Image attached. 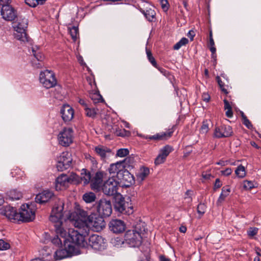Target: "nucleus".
Segmentation results:
<instances>
[{
  "instance_id": "obj_1",
  "label": "nucleus",
  "mask_w": 261,
  "mask_h": 261,
  "mask_svg": "<svg viewBox=\"0 0 261 261\" xmlns=\"http://www.w3.org/2000/svg\"><path fill=\"white\" fill-rule=\"evenodd\" d=\"M80 217L75 213H72L68 218L69 222L73 225L74 229H68V236L71 243L79 247H85L87 244L85 237L88 235L90 230L99 231L105 227L106 223L102 216L96 214L87 216L86 212L82 213Z\"/></svg>"
},
{
  "instance_id": "obj_2",
  "label": "nucleus",
  "mask_w": 261,
  "mask_h": 261,
  "mask_svg": "<svg viewBox=\"0 0 261 261\" xmlns=\"http://www.w3.org/2000/svg\"><path fill=\"white\" fill-rule=\"evenodd\" d=\"M64 205V203L62 200L58 199L56 201L49 217V220L55 223V227L57 237H60L63 238V241L64 243H67V241L71 243L70 239L68 236V231L67 232L62 226Z\"/></svg>"
},
{
  "instance_id": "obj_3",
  "label": "nucleus",
  "mask_w": 261,
  "mask_h": 261,
  "mask_svg": "<svg viewBox=\"0 0 261 261\" xmlns=\"http://www.w3.org/2000/svg\"><path fill=\"white\" fill-rule=\"evenodd\" d=\"M114 207L116 212L121 214L129 215L134 213V207L130 200L125 201L121 194L115 195Z\"/></svg>"
},
{
  "instance_id": "obj_4",
  "label": "nucleus",
  "mask_w": 261,
  "mask_h": 261,
  "mask_svg": "<svg viewBox=\"0 0 261 261\" xmlns=\"http://www.w3.org/2000/svg\"><path fill=\"white\" fill-rule=\"evenodd\" d=\"M119 187V181L115 179V177L113 175L109 177L102 184L101 190L102 193L108 196H114L119 194L118 190Z\"/></svg>"
},
{
  "instance_id": "obj_5",
  "label": "nucleus",
  "mask_w": 261,
  "mask_h": 261,
  "mask_svg": "<svg viewBox=\"0 0 261 261\" xmlns=\"http://www.w3.org/2000/svg\"><path fill=\"white\" fill-rule=\"evenodd\" d=\"M35 218V209L33 204H23L21 206V211L18 213V222H29L32 221Z\"/></svg>"
},
{
  "instance_id": "obj_6",
  "label": "nucleus",
  "mask_w": 261,
  "mask_h": 261,
  "mask_svg": "<svg viewBox=\"0 0 261 261\" xmlns=\"http://www.w3.org/2000/svg\"><path fill=\"white\" fill-rule=\"evenodd\" d=\"M28 23V20L25 18H22L20 19L17 24L14 26L15 38L24 43L29 42V37L26 33Z\"/></svg>"
},
{
  "instance_id": "obj_7",
  "label": "nucleus",
  "mask_w": 261,
  "mask_h": 261,
  "mask_svg": "<svg viewBox=\"0 0 261 261\" xmlns=\"http://www.w3.org/2000/svg\"><path fill=\"white\" fill-rule=\"evenodd\" d=\"M123 242L130 247H138L142 243V237L136 229L128 230L124 234Z\"/></svg>"
},
{
  "instance_id": "obj_8",
  "label": "nucleus",
  "mask_w": 261,
  "mask_h": 261,
  "mask_svg": "<svg viewBox=\"0 0 261 261\" xmlns=\"http://www.w3.org/2000/svg\"><path fill=\"white\" fill-rule=\"evenodd\" d=\"M84 247L87 246L91 247L95 251H102L105 250L107 246L106 240L98 234H92L90 236L88 242Z\"/></svg>"
},
{
  "instance_id": "obj_9",
  "label": "nucleus",
  "mask_w": 261,
  "mask_h": 261,
  "mask_svg": "<svg viewBox=\"0 0 261 261\" xmlns=\"http://www.w3.org/2000/svg\"><path fill=\"white\" fill-rule=\"evenodd\" d=\"M39 80L43 86L47 89L52 88L57 84L55 75L52 70H45L40 72Z\"/></svg>"
},
{
  "instance_id": "obj_10",
  "label": "nucleus",
  "mask_w": 261,
  "mask_h": 261,
  "mask_svg": "<svg viewBox=\"0 0 261 261\" xmlns=\"http://www.w3.org/2000/svg\"><path fill=\"white\" fill-rule=\"evenodd\" d=\"M59 143L62 146H69L73 140V130L71 127H65L58 135Z\"/></svg>"
},
{
  "instance_id": "obj_11",
  "label": "nucleus",
  "mask_w": 261,
  "mask_h": 261,
  "mask_svg": "<svg viewBox=\"0 0 261 261\" xmlns=\"http://www.w3.org/2000/svg\"><path fill=\"white\" fill-rule=\"evenodd\" d=\"M97 211L98 215L103 217H109L112 213L111 202L106 198H101L96 202Z\"/></svg>"
},
{
  "instance_id": "obj_12",
  "label": "nucleus",
  "mask_w": 261,
  "mask_h": 261,
  "mask_svg": "<svg viewBox=\"0 0 261 261\" xmlns=\"http://www.w3.org/2000/svg\"><path fill=\"white\" fill-rule=\"evenodd\" d=\"M72 159L71 154L68 152H63L57 158L56 167L59 171L68 169L71 164Z\"/></svg>"
},
{
  "instance_id": "obj_13",
  "label": "nucleus",
  "mask_w": 261,
  "mask_h": 261,
  "mask_svg": "<svg viewBox=\"0 0 261 261\" xmlns=\"http://www.w3.org/2000/svg\"><path fill=\"white\" fill-rule=\"evenodd\" d=\"M118 181L119 185L122 187H129L135 183V178L127 169H124L121 173H118Z\"/></svg>"
},
{
  "instance_id": "obj_14",
  "label": "nucleus",
  "mask_w": 261,
  "mask_h": 261,
  "mask_svg": "<svg viewBox=\"0 0 261 261\" xmlns=\"http://www.w3.org/2000/svg\"><path fill=\"white\" fill-rule=\"evenodd\" d=\"M0 213L7 217L10 221L16 223L18 222L16 219L18 213L15 207L10 205L3 206L0 208Z\"/></svg>"
},
{
  "instance_id": "obj_15",
  "label": "nucleus",
  "mask_w": 261,
  "mask_h": 261,
  "mask_svg": "<svg viewBox=\"0 0 261 261\" xmlns=\"http://www.w3.org/2000/svg\"><path fill=\"white\" fill-rule=\"evenodd\" d=\"M60 114L65 123L71 121L74 117V109L69 105H64L61 108Z\"/></svg>"
},
{
  "instance_id": "obj_16",
  "label": "nucleus",
  "mask_w": 261,
  "mask_h": 261,
  "mask_svg": "<svg viewBox=\"0 0 261 261\" xmlns=\"http://www.w3.org/2000/svg\"><path fill=\"white\" fill-rule=\"evenodd\" d=\"M232 134L233 131L231 127L226 125L216 127L214 132L215 137L218 138L229 137Z\"/></svg>"
},
{
  "instance_id": "obj_17",
  "label": "nucleus",
  "mask_w": 261,
  "mask_h": 261,
  "mask_svg": "<svg viewBox=\"0 0 261 261\" xmlns=\"http://www.w3.org/2000/svg\"><path fill=\"white\" fill-rule=\"evenodd\" d=\"M2 18L7 21H12L17 17V12L12 6H5L1 10Z\"/></svg>"
},
{
  "instance_id": "obj_18",
  "label": "nucleus",
  "mask_w": 261,
  "mask_h": 261,
  "mask_svg": "<svg viewBox=\"0 0 261 261\" xmlns=\"http://www.w3.org/2000/svg\"><path fill=\"white\" fill-rule=\"evenodd\" d=\"M107 173L103 171H97L91 179V186L92 189L98 190L102 186L103 178L106 177Z\"/></svg>"
},
{
  "instance_id": "obj_19",
  "label": "nucleus",
  "mask_w": 261,
  "mask_h": 261,
  "mask_svg": "<svg viewBox=\"0 0 261 261\" xmlns=\"http://www.w3.org/2000/svg\"><path fill=\"white\" fill-rule=\"evenodd\" d=\"M174 132L173 127L169 129L167 132H161L160 133L156 134L152 136L150 135H146L143 136V138L144 139L149 140H165L170 138Z\"/></svg>"
},
{
  "instance_id": "obj_20",
  "label": "nucleus",
  "mask_w": 261,
  "mask_h": 261,
  "mask_svg": "<svg viewBox=\"0 0 261 261\" xmlns=\"http://www.w3.org/2000/svg\"><path fill=\"white\" fill-rule=\"evenodd\" d=\"M77 177L76 175L68 177L66 174H62L58 176L56 180V189L57 190H61L62 187H66L72 180Z\"/></svg>"
},
{
  "instance_id": "obj_21",
  "label": "nucleus",
  "mask_w": 261,
  "mask_h": 261,
  "mask_svg": "<svg viewBox=\"0 0 261 261\" xmlns=\"http://www.w3.org/2000/svg\"><path fill=\"white\" fill-rule=\"evenodd\" d=\"M109 227L110 230L114 233H119L122 232L125 230V224L121 220L114 219L110 222Z\"/></svg>"
},
{
  "instance_id": "obj_22",
  "label": "nucleus",
  "mask_w": 261,
  "mask_h": 261,
  "mask_svg": "<svg viewBox=\"0 0 261 261\" xmlns=\"http://www.w3.org/2000/svg\"><path fill=\"white\" fill-rule=\"evenodd\" d=\"M67 246L69 248L68 250L66 249H61L55 252L54 257L56 260H60L72 255L71 251L73 250L72 245L70 244H67Z\"/></svg>"
},
{
  "instance_id": "obj_23",
  "label": "nucleus",
  "mask_w": 261,
  "mask_h": 261,
  "mask_svg": "<svg viewBox=\"0 0 261 261\" xmlns=\"http://www.w3.org/2000/svg\"><path fill=\"white\" fill-rule=\"evenodd\" d=\"M121 163L119 162H117L115 163L110 164L109 167L107 169L110 175H114L115 178L118 177V173H121L123 170L124 169V166L121 164Z\"/></svg>"
},
{
  "instance_id": "obj_24",
  "label": "nucleus",
  "mask_w": 261,
  "mask_h": 261,
  "mask_svg": "<svg viewBox=\"0 0 261 261\" xmlns=\"http://www.w3.org/2000/svg\"><path fill=\"white\" fill-rule=\"evenodd\" d=\"M54 195L53 192L45 190L37 194L35 197V201L39 203H43L47 202Z\"/></svg>"
},
{
  "instance_id": "obj_25",
  "label": "nucleus",
  "mask_w": 261,
  "mask_h": 261,
  "mask_svg": "<svg viewBox=\"0 0 261 261\" xmlns=\"http://www.w3.org/2000/svg\"><path fill=\"white\" fill-rule=\"evenodd\" d=\"M221 190V193L217 201L218 205L221 204L230 193V189L228 186L223 187Z\"/></svg>"
},
{
  "instance_id": "obj_26",
  "label": "nucleus",
  "mask_w": 261,
  "mask_h": 261,
  "mask_svg": "<svg viewBox=\"0 0 261 261\" xmlns=\"http://www.w3.org/2000/svg\"><path fill=\"white\" fill-rule=\"evenodd\" d=\"M94 151L102 159H105L108 153H111V150L103 146H98L95 147Z\"/></svg>"
},
{
  "instance_id": "obj_27",
  "label": "nucleus",
  "mask_w": 261,
  "mask_h": 261,
  "mask_svg": "<svg viewBox=\"0 0 261 261\" xmlns=\"http://www.w3.org/2000/svg\"><path fill=\"white\" fill-rule=\"evenodd\" d=\"M140 11L149 21H154L156 14L154 10L151 8L146 10L141 9Z\"/></svg>"
},
{
  "instance_id": "obj_28",
  "label": "nucleus",
  "mask_w": 261,
  "mask_h": 261,
  "mask_svg": "<svg viewBox=\"0 0 261 261\" xmlns=\"http://www.w3.org/2000/svg\"><path fill=\"white\" fill-rule=\"evenodd\" d=\"M81 175V182H83L84 185L88 184L90 181L91 182L92 178L89 171L85 169H83L82 170Z\"/></svg>"
},
{
  "instance_id": "obj_29",
  "label": "nucleus",
  "mask_w": 261,
  "mask_h": 261,
  "mask_svg": "<svg viewBox=\"0 0 261 261\" xmlns=\"http://www.w3.org/2000/svg\"><path fill=\"white\" fill-rule=\"evenodd\" d=\"M149 169L147 167H142L140 168L136 176L137 179L142 181L145 179V178L149 175Z\"/></svg>"
},
{
  "instance_id": "obj_30",
  "label": "nucleus",
  "mask_w": 261,
  "mask_h": 261,
  "mask_svg": "<svg viewBox=\"0 0 261 261\" xmlns=\"http://www.w3.org/2000/svg\"><path fill=\"white\" fill-rule=\"evenodd\" d=\"M96 198L95 194L92 192H87L83 195V199L87 203H91L94 202Z\"/></svg>"
},
{
  "instance_id": "obj_31",
  "label": "nucleus",
  "mask_w": 261,
  "mask_h": 261,
  "mask_svg": "<svg viewBox=\"0 0 261 261\" xmlns=\"http://www.w3.org/2000/svg\"><path fill=\"white\" fill-rule=\"evenodd\" d=\"M84 110L85 111L86 115L87 117L92 118H94L96 117L98 112V109L95 108H90L88 107L85 108Z\"/></svg>"
},
{
  "instance_id": "obj_32",
  "label": "nucleus",
  "mask_w": 261,
  "mask_h": 261,
  "mask_svg": "<svg viewBox=\"0 0 261 261\" xmlns=\"http://www.w3.org/2000/svg\"><path fill=\"white\" fill-rule=\"evenodd\" d=\"M172 150L173 148L171 146L166 145L160 149L159 154L166 159Z\"/></svg>"
},
{
  "instance_id": "obj_33",
  "label": "nucleus",
  "mask_w": 261,
  "mask_h": 261,
  "mask_svg": "<svg viewBox=\"0 0 261 261\" xmlns=\"http://www.w3.org/2000/svg\"><path fill=\"white\" fill-rule=\"evenodd\" d=\"M9 196L12 200H18L22 197V194L19 191L13 190L10 191Z\"/></svg>"
},
{
  "instance_id": "obj_34",
  "label": "nucleus",
  "mask_w": 261,
  "mask_h": 261,
  "mask_svg": "<svg viewBox=\"0 0 261 261\" xmlns=\"http://www.w3.org/2000/svg\"><path fill=\"white\" fill-rule=\"evenodd\" d=\"M90 97L95 103L100 102L103 101L101 95L99 93L95 92L93 93H91L90 94Z\"/></svg>"
},
{
  "instance_id": "obj_35",
  "label": "nucleus",
  "mask_w": 261,
  "mask_h": 261,
  "mask_svg": "<svg viewBox=\"0 0 261 261\" xmlns=\"http://www.w3.org/2000/svg\"><path fill=\"white\" fill-rule=\"evenodd\" d=\"M236 175L240 178H243L246 175L245 167L242 165L239 166L235 170Z\"/></svg>"
},
{
  "instance_id": "obj_36",
  "label": "nucleus",
  "mask_w": 261,
  "mask_h": 261,
  "mask_svg": "<svg viewBox=\"0 0 261 261\" xmlns=\"http://www.w3.org/2000/svg\"><path fill=\"white\" fill-rule=\"evenodd\" d=\"M241 117L242 119V123L244 125H245L246 127L249 129H251L253 127V125H252L251 122L247 118L246 116L245 115L243 112H241Z\"/></svg>"
},
{
  "instance_id": "obj_37",
  "label": "nucleus",
  "mask_w": 261,
  "mask_h": 261,
  "mask_svg": "<svg viewBox=\"0 0 261 261\" xmlns=\"http://www.w3.org/2000/svg\"><path fill=\"white\" fill-rule=\"evenodd\" d=\"M69 32L74 41H75L79 36V29L76 27L69 28Z\"/></svg>"
},
{
  "instance_id": "obj_38",
  "label": "nucleus",
  "mask_w": 261,
  "mask_h": 261,
  "mask_svg": "<svg viewBox=\"0 0 261 261\" xmlns=\"http://www.w3.org/2000/svg\"><path fill=\"white\" fill-rule=\"evenodd\" d=\"M32 52L34 57V60L40 62H43L44 56L41 53L35 50L34 48H32Z\"/></svg>"
},
{
  "instance_id": "obj_39",
  "label": "nucleus",
  "mask_w": 261,
  "mask_h": 261,
  "mask_svg": "<svg viewBox=\"0 0 261 261\" xmlns=\"http://www.w3.org/2000/svg\"><path fill=\"white\" fill-rule=\"evenodd\" d=\"M189 41L188 39L186 38H181L179 41H178L177 43H176L174 45V49L175 50L179 49L182 46L186 45L188 43Z\"/></svg>"
},
{
  "instance_id": "obj_40",
  "label": "nucleus",
  "mask_w": 261,
  "mask_h": 261,
  "mask_svg": "<svg viewBox=\"0 0 261 261\" xmlns=\"http://www.w3.org/2000/svg\"><path fill=\"white\" fill-rule=\"evenodd\" d=\"M122 165L124 166V169L131 166L134 162V159L131 157H127L124 159L123 160L120 161Z\"/></svg>"
},
{
  "instance_id": "obj_41",
  "label": "nucleus",
  "mask_w": 261,
  "mask_h": 261,
  "mask_svg": "<svg viewBox=\"0 0 261 261\" xmlns=\"http://www.w3.org/2000/svg\"><path fill=\"white\" fill-rule=\"evenodd\" d=\"M208 130L209 127L208 121L207 120H205L202 122L200 132L202 134L205 135L208 132Z\"/></svg>"
},
{
  "instance_id": "obj_42",
  "label": "nucleus",
  "mask_w": 261,
  "mask_h": 261,
  "mask_svg": "<svg viewBox=\"0 0 261 261\" xmlns=\"http://www.w3.org/2000/svg\"><path fill=\"white\" fill-rule=\"evenodd\" d=\"M206 209V206L204 203H200L197 207V211L198 214L200 215V217L203 216L205 213Z\"/></svg>"
},
{
  "instance_id": "obj_43",
  "label": "nucleus",
  "mask_w": 261,
  "mask_h": 261,
  "mask_svg": "<svg viewBox=\"0 0 261 261\" xmlns=\"http://www.w3.org/2000/svg\"><path fill=\"white\" fill-rule=\"evenodd\" d=\"M129 153V151L126 148H121L117 150V155L119 157H124Z\"/></svg>"
},
{
  "instance_id": "obj_44",
  "label": "nucleus",
  "mask_w": 261,
  "mask_h": 261,
  "mask_svg": "<svg viewBox=\"0 0 261 261\" xmlns=\"http://www.w3.org/2000/svg\"><path fill=\"white\" fill-rule=\"evenodd\" d=\"M10 248V245L4 241L3 240H0V250H6Z\"/></svg>"
},
{
  "instance_id": "obj_45",
  "label": "nucleus",
  "mask_w": 261,
  "mask_h": 261,
  "mask_svg": "<svg viewBox=\"0 0 261 261\" xmlns=\"http://www.w3.org/2000/svg\"><path fill=\"white\" fill-rule=\"evenodd\" d=\"M202 177L203 179L207 180L211 179L213 177L211 174V170H208L205 171H203L201 174Z\"/></svg>"
},
{
  "instance_id": "obj_46",
  "label": "nucleus",
  "mask_w": 261,
  "mask_h": 261,
  "mask_svg": "<svg viewBox=\"0 0 261 261\" xmlns=\"http://www.w3.org/2000/svg\"><path fill=\"white\" fill-rule=\"evenodd\" d=\"M166 158L164 156H162L161 154L159 153L158 155L156 156L154 160V164L155 165H159L160 164H161L166 160Z\"/></svg>"
},
{
  "instance_id": "obj_47",
  "label": "nucleus",
  "mask_w": 261,
  "mask_h": 261,
  "mask_svg": "<svg viewBox=\"0 0 261 261\" xmlns=\"http://www.w3.org/2000/svg\"><path fill=\"white\" fill-rule=\"evenodd\" d=\"M116 135L118 136L125 137L129 135V132L125 129L117 130L116 132Z\"/></svg>"
},
{
  "instance_id": "obj_48",
  "label": "nucleus",
  "mask_w": 261,
  "mask_h": 261,
  "mask_svg": "<svg viewBox=\"0 0 261 261\" xmlns=\"http://www.w3.org/2000/svg\"><path fill=\"white\" fill-rule=\"evenodd\" d=\"M32 66L35 68H40L43 66V62H40L36 60L32 59L31 61Z\"/></svg>"
},
{
  "instance_id": "obj_49",
  "label": "nucleus",
  "mask_w": 261,
  "mask_h": 261,
  "mask_svg": "<svg viewBox=\"0 0 261 261\" xmlns=\"http://www.w3.org/2000/svg\"><path fill=\"white\" fill-rule=\"evenodd\" d=\"M160 4L164 11H167L169 8V3L167 0H161Z\"/></svg>"
},
{
  "instance_id": "obj_50",
  "label": "nucleus",
  "mask_w": 261,
  "mask_h": 261,
  "mask_svg": "<svg viewBox=\"0 0 261 261\" xmlns=\"http://www.w3.org/2000/svg\"><path fill=\"white\" fill-rule=\"evenodd\" d=\"M258 229L255 227H251L247 231L248 235L250 237H253L257 233Z\"/></svg>"
},
{
  "instance_id": "obj_51",
  "label": "nucleus",
  "mask_w": 261,
  "mask_h": 261,
  "mask_svg": "<svg viewBox=\"0 0 261 261\" xmlns=\"http://www.w3.org/2000/svg\"><path fill=\"white\" fill-rule=\"evenodd\" d=\"M25 3L31 7H35L38 5L37 0H25Z\"/></svg>"
},
{
  "instance_id": "obj_52",
  "label": "nucleus",
  "mask_w": 261,
  "mask_h": 261,
  "mask_svg": "<svg viewBox=\"0 0 261 261\" xmlns=\"http://www.w3.org/2000/svg\"><path fill=\"white\" fill-rule=\"evenodd\" d=\"M12 0H0V8L2 9L5 6H11Z\"/></svg>"
},
{
  "instance_id": "obj_53",
  "label": "nucleus",
  "mask_w": 261,
  "mask_h": 261,
  "mask_svg": "<svg viewBox=\"0 0 261 261\" xmlns=\"http://www.w3.org/2000/svg\"><path fill=\"white\" fill-rule=\"evenodd\" d=\"M254 187L253 184L250 181H245L244 184V187L246 189H251Z\"/></svg>"
},
{
  "instance_id": "obj_54",
  "label": "nucleus",
  "mask_w": 261,
  "mask_h": 261,
  "mask_svg": "<svg viewBox=\"0 0 261 261\" xmlns=\"http://www.w3.org/2000/svg\"><path fill=\"white\" fill-rule=\"evenodd\" d=\"M217 81L219 84V86L220 87L221 90L222 91H223L225 93H227V90L225 89L224 87V84L222 82V81L220 80V77H217Z\"/></svg>"
},
{
  "instance_id": "obj_55",
  "label": "nucleus",
  "mask_w": 261,
  "mask_h": 261,
  "mask_svg": "<svg viewBox=\"0 0 261 261\" xmlns=\"http://www.w3.org/2000/svg\"><path fill=\"white\" fill-rule=\"evenodd\" d=\"M221 172L224 176H228L231 174L232 170L231 168H227L225 170L221 171Z\"/></svg>"
},
{
  "instance_id": "obj_56",
  "label": "nucleus",
  "mask_w": 261,
  "mask_h": 261,
  "mask_svg": "<svg viewBox=\"0 0 261 261\" xmlns=\"http://www.w3.org/2000/svg\"><path fill=\"white\" fill-rule=\"evenodd\" d=\"M150 63L155 68H158V64L156 62V61L154 57L151 56L148 58H147Z\"/></svg>"
},
{
  "instance_id": "obj_57",
  "label": "nucleus",
  "mask_w": 261,
  "mask_h": 261,
  "mask_svg": "<svg viewBox=\"0 0 261 261\" xmlns=\"http://www.w3.org/2000/svg\"><path fill=\"white\" fill-rule=\"evenodd\" d=\"M222 186L221 182L219 178H217L214 184V189H218Z\"/></svg>"
},
{
  "instance_id": "obj_58",
  "label": "nucleus",
  "mask_w": 261,
  "mask_h": 261,
  "mask_svg": "<svg viewBox=\"0 0 261 261\" xmlns=\"http://www.w3.org/2000/svg\"><path fill=\"white\" fill-rule=\"evenodd\" d=\"M224 109L225 110H228V109H232L229 102L226 99L224 100Z\"/></svg>"
},
{
  "instance_id": "obj_59",
  "label": "nucleus",
  "mask_w": 261,
  "mask_h": 261,
  "mask_svg": "<svg viewBox=\"0 0 261 261\" xmlns=\"http://www.w3.org/2000/svg\"><path fill=\"white\" fill-rule=\"evenodd\" d=\"M195 32L193 30H190L187 34L188 37L190 38V40L191 41L193 40V38L195 36Z\"/></svg>"
},
{
  "instance_id": "obj_60",
  "label": "nucleus",
  "mask_w": 261,
  "mask_h": 261,
  "mask_svg": "<svg viewBox=\"0 0 261 261\" xmlns=\"http://www.w3.org/2000/svg\"><path fill=\"white\" fill-rule=\"evenodd\" d=\"M226 116L228 118H231L233 116V112L231 109L226 110Z\"/></svg>"
},
{
  "instance_id": "obj_61",
  "label": "nucleus",
  "mask_w": 261,
  "mask_h": 261,
  "mask_svg": "<svg viewBox=\"0 0 261 261\" xmlns=\"http://www.w3.org/2000/svg\"><path fill=\"white\" fill-rule=\"evenodd\" d=\"M79 102L80 103V105H81L82 106H83L84 107V109L85 108L88 107L87 103L86 102V101L84 99H80L79 100Z\"/></svg>"
},
{
  "instance_id": "obj_62",
  "label": "nucleus",
  "mask_w": 261,
  "mask_h": 261,
  "mask_svg": "<svg viewBox=\"0 0 261 261\" xmlns=\"http://www.w3.org/2000/svg\"><path fill=\"white\" fill-rule=\"evenodd\" d=\"M202 99L204 101L208 102L210 99V96L207 94L204 93L202 95Z\"/></svg>"
},
{
  "instance_id": "obj_63",
  "label": "nucleus",
  "mask_w": 261,
  "mask_h": 261,
  "mask_svg": "<svg viewBox=\"0 0 261 261\" xmlns=\"http://www.w3.org/2000/svg\"><path fill=\"white\" fill-rule=\"evenodd\" d=\"M162 73H163L164 75H166L167 74V71L164 68H161L158 66L156 68Z\"/></svg>"
},
{
  "instance_id": "obj_64",
  "label": "nucleus",
  "mask_w": 261,
  "mask_h": 261,
  "mask_svg": "<svg viewBox=\"0 0 261 261\" xmlns=\"http://www.w3.org/2000/svg\"><path fill=\"white\" fill-rule=\"evenodd\" d=\"M160 261H170V259L164 255L160 256Z\"/></svg>"
}]
</instances>
